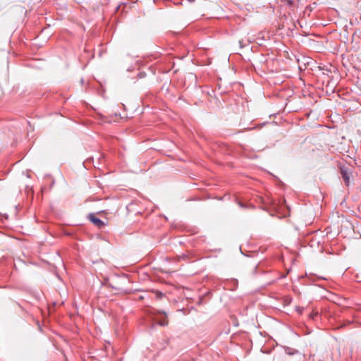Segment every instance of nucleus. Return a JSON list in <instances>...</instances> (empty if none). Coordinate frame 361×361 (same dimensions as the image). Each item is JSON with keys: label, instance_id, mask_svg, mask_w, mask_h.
I'll return each instance as SVG.
<instances>
[{"label": "nucleus", "instance_id": "obj_1", "mask_svg": "<svg viewBox=\"0 0 361 361\" xmlns=\"http://www.w3.org/2000/svg\"><path fill=\"white\" fill-rule=\"evenodd\" d=\"M88 219L98 228H102V226H104V223L99 219L95 217V216L93 214H90L88 215Z\"/></svg>", "mask_w": 361, "mask_h": 361}, {"label": "nucleus", "instance_id": "obj_2", "mask_svg": "<svg viewBox=\"0 0 361 361\" xmlns=\"http://www.w3.org/2000/svg\"><path fill=\"white\" fill-rule=\"evenodd\" d=\"M341 173L345 184L348 185L350 179L349 173L347 172V171L344 170L343 169H341Z\"/></svg>", "mask_w": 361, "mask_h": 361}, {"label": "nucleus", "instance_id": "obj_3", "mask_svg": "<svg viewBox=\"0 0 361 361\" xmlns=\"http://www.w3.org/2000/svg\"><path fill=\"white\" fill-rule=\"evenodd\" d=\"M157 322L161 326H166L168 325V320L166 317H164L163 319H158Z\"/></svg>", "mask_w": 361, "mask_h": 361}, {"label": "nucleus", "instance_id": "obj_4", "mask_svg": "<svg viewBox=\"0 0 361 361\" xmlns=\"http://www.w3.org/2000/svg\"><path fill=\"white\" fill-rule=\"evenodd\" d=\"M155 293H156V298L157 299H161L164 296V294L161 292L155 291Z\"/></svg>", "mask_w": 361, "mask_h": 361}, {"label": "nucleus", "instance_id": "obj_6", "mask_svg": "<svg viewBox=\"0 0 361 361\" xmlns=\"http://www.w3.org/2000/svg\"><path fill=\"white\" fill-rule=\"evenodd\" d=\"M317 312H316V313H313V314H311V317H312V318H313V317H314V315H317Z\"/></svg>", "mask_w": 361, "mask_h": 361}, {"label": "nucleus", "instance_id": "obj_5", "mask_svg": "<svg viewBox=\"0 0 361 361\" xmlns=\"http://www.w3.org/2000/svg\"><path fill=\"white\" fill-rule=\"evenodd\" d=\"M302 310V308H301V307L298 308V311L299 312V313H301Z\"/></svg>", "mask_w": 361, "mask_h": 361}]
</instances>
